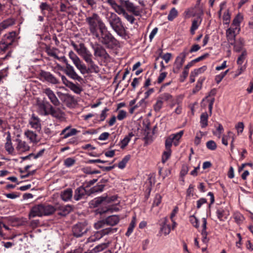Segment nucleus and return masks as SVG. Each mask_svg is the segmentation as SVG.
Wrapping results in <instances>:
<instances>
[{
	"label": "nucleus",
	"mask_w": 253,
	"mask_h": 253,
	"mask_svg": "<svg viewBox=\"0 0 253 253\" xmlns=\"http://www.w3.org/2000/svg\"><path fill=\"white\" fill-rule=\"evenodd\" d=\"M114 199L113 197L112 198H108V197H98L94 199V201H92L93 203V205L94 206L97 207L99 206L100 204H103L105 205L107 203H109L110 201H114Z\"/></svg>",
	"instance_id": "27"
},
{
	"label": "nucleus",
	"mask_w": 253,
	"mask_h": 253,
	"mask_svg": "<svg viewBox=\"0 0 253 253\" xmlns=\"http://www.w3.org/2000/svg\"><path fill=\"white\" fill-rule=\"evenodd\" d=\"M42 211V204L36 205L31 208L29 216L30 218H33L43 216Z\"/></svg>",
	"instance_id": "19"
},
{
	"label": "nucleus",
	"mask_w": 253,
	"mask_h": 253,
	"mask_svg": "<svg viewBox=\"0 0 253 253\" xmlns=\"http://www.w3.org/2000/svg\"><path fill=\"white\" fill-rule=\"evenodd\" d=\"M109 242L99 244L92 249V252H93V253H97L100 252L106 249L109 246Z\"/></svg>",
	"instance_id": "38"
},
{
	"label": "nucleus",
	"mask_w": 253,
	"mask_h": 253,
	"mask_svg": "<svg viewBox=\"0 0 253 253\" xmlns=\"http://www.w3.org/2000/svg\"><path fill=\"white\" fill-rule=\"evenodd\" d=\"M207 69V67L206 66H202L199 68L196 69L191 73H192L195 76H198L200 74L204 72Z\"/></svg>",
	"instance_id": "52"
},
{
	"label": "nucleus",
	"mask_w": 253,
	"mask_h": 253,
	"mask_svg": "<svg viewBox=\"0 0 253 253\" xmlns=\"http://www.w3.org/2000/svg\"><path fill=\"white\" fill-rule=\"evenodd\" d=\"M75 162H76V161L74 159L72 158H68L65 160L64 163V165L66 167L69 168V167H70L73 166L75 164Z\"/></svg>",
	"instance_id": "49"
},
{
	"label": "nucleus",
	"mask_w": 253,
	"mask_h": 253,
	"mask_svg": "<svg viewBox=\"0 0 253 253\" xmlns=\"http://www.w3.org/2000/svg\"><path fill=\"white\" fill-rule=\"evenodd\" d=\"M52 106L47 101H38L37 103V109L38 113L42 116L49 115L50 109Z\"/></svg>",
	"instance_id": "8"
},
{
	"label": "nucleus",
	"mask_w": 253,
	"mask_h": 253,
	"mask_svg": "<svg viewBox=\"0 0 253 253\" xmlns=\"http://www.w3.org/2000/svg\"><path fill=\"white\" fill-rule=\"evenodd\" d=\"M135 225V217H133L132 220H131L129 227L127 229V230L126 233V236H129L133 232V229Z\"/></svg>",
	"instance_id": "43"
},
{
	"label": "nucleus",
	"mask_w": 253,
	"mask_h": 253,
	"mask_svg": "<svg viewBox=\"0 0 253 253\" xmlns=\"http://www.w3.org/2000/svg\"><path fill=\"white\" fill-rule=\"evenodd\" d=\"M202 22V18L200 16H198L196 19L192 21V26L190 29L191 33L193 35L195 34V31L196 30Z\"/></svg>",
	"instance_id": "34"
},
{
	"label": "nucleus",
	"mask_w": 253,
	"mask_h": 253,
	"mask_svg": "<svg viewBox=\"0 0 253 253\" xmlns=\"http://www.w3.org/2000/svg\"><path fill=\"white\" fill-rule=\"evenodd\" d=\"M87 230L88 229L85 224L79 223L74 226L72 231L74 236L80 237L85 233Z\"/></svg>",
	"instance_id": "12"
},
{
	"label": "nucleus",
	"mask_w": 253,
	"mask_h": 253,
	"mask_svg": "<svg viewBox=\"0 0 253 253\" xmlns=\"http://www.w3.org/2000/svg\"><path fill=\"white\" fill-rule=\"evenodd\" d=\"M234 44V50L237 52L242 51L244 50L245 40L243 38H239L235 40Z\"/></svg>",
	"instance_id": "26"
},
{
	"label": "nucleus",
	"mask_w": 253,
	"mask_h": 253,
	"mask_svg": "<svg viewBox=\"0 0 253 253\" xmlns=\"http://www.w3.org/2000/svg\"><path fill=\"white\" fill-rule=\"evenodd\" d=\"M16 142L17 143L15 148L19 154L25 153L30 150V146L26 141L17 138L16 139Z\"/></svg>",
	"instance_id": "15"
},
{
	"label": "nucleus",
	"mask_w": 253,
	"mask_h": 253,
	"mask_svg": "<svg viewBox=\"0 0 253 253\" xmlns=\"http://www.w3.org/2000/svg\"><path fill=\"white\" fill-rule=\"evenodd\" d=\"M202 220V227L203 230L202 231L201 234L202 235V241L203 243L207 244L208 242V239H207V233L206 231V225H207V221L205 218H203Z\"/></svg>",
	"instance_id": "35"
},
{
	"label": "nucleus",
	"mask_w": 253,
	"mask_h": 253,
	"mask_svg": "<svg viewBox=\"0 0 253 253\" xmlns=\"http://www.w3.org/2000/svg\"><path fill=\"white\" fill-rule=\"evenodd\" d=\"M73 197L72 190L70 188L67 189L61 193V198L64 201L67 202L71 199Z\"/></svg>",
	"instance_id": "31"
},
{
	"label": "nucleus",
	"mask_w": 253,
	"mask_h": 253,
	"mask_svg": "<svg viewBox=\"0 0 253 253\" xmlns=\"http://www.w3.org/2000/svg\"><path fill=\"white\" fill-rule=\"evenodd\" d=\"M5 148L9 154H12L13 153L14 149L12 146V142H6L5 144Z\"/></svg>",
	"instance_id": "47"
},
{
	"label": "nucleus",
	"mask_w": 253,
	"mask_h": 253,
	"mask_svg": "<svg viewBox=\"0 0 253 253\" xmlns=\"http://www.w3.org/2000/svg\"><path fill=\"white\" fill-rule=\"evenodd\" d=\"M68 56L76 67L80 71L82 74L92 72L94 73V71L90 69V65L87 64L88 68H87L85 65L82 63L80 58L72 50L69 51Z\"/></svg>",
	"instance_id": "4"
},
{
	"label": "nucleus",
	"mask_w": 253,
	"mask_h": 253,
	"mask_svg": "<svg viewBox=\"0 0 253 253\" xmlns=\"http://www.w3.org/2000/svg\"><path fill=\"white\" fill-rule=\"evenodd\" d=\"M240 29L235 30L234 28L230 27L226 31V37L228 42L233 45L235 42L236 35L239 32Z\"/></svg>",
	"instance_id": "18"
},
{
	"label": "nucleus",
	"mask_w": 253,
	"mask_h": 253,
	"mask_svg": "<svg viewBox=\"0 0 253 253\" xmlns=\"http://www.w3.org/2000/svg\"><path fill=\"white\" fill-rule=\"evenodd\" d=\"M162 220V222L160 224V233H162L164 235H167L170 232V225L167 224L168 219L167 217L163 218Z\"/></svg>",
	"instance_id": "22"
},
{
	"label": "nucleus",
	"mask_w": 253,
	"mask_h": 253,
	"mask_svg": "<svg viewBox=\"0 0 253 253\" xmlns=\"http://www.w3.org/2000/svg\"><path fill=\"white\" fill-rule=\"evenodd\" d=\"M16 33L11 32L5 35L4 39L0 42V49L2 51H6L11 48V47L16 41Z\"/></svg>",
	"instance_id": "6"
},
{
	"label": "nucleus",
	"mask_w": 253,
	"mask_h": 253,
	"mask_svg": "<svg viewBox=\"0 0 253 253\" xmlns=\"http://www.w3.org/2000/svg\"><path fill=\"white\" fill-rule=\"evenodd\" d=\"M239 66H240V67L237 69V70L236 71V73L235 75V77L238 76L246 70V65H239Z\"/></svg>",
	"instance_id": "63"
},
{
	"label": "nucleus",
	"mask_w": 253,
	"mask_h": 253,
	"mask_svg": "<svg viewBox=\"0 0 253 253\" xmlns=\"http://www.w3.org/2000/svg\"><path fill=\"white\" fill-rule=\"evenodd\" d=\"M107 225L114 226L117 224L120 221V217L116 215L108 216L105 219Z\"/></svg>",
	"instance_id": "30"
},
{
	"label": "nucleus",
	"mask_w": 253,
	"mask_h": 253,
	"mask_svg": "<svg viewBox=\"0 0 253 253\" xmlns=\"http://www.w3.org/2000/svg\"><path fill=\"white\" fill-rule=\"evenodd\" d=\"M162 58L165 60L166 63H169L172 57V54L170 53H167L161 56Z\"/></svg>",
	"instance_id": "61"
},
{
	"label": "nucleus",
	"mask_w": 253,
	"mask_h": 253,
	"mask_svg": "<svg viewBox=\"0 0 253 253\" xmlns=\"http://www.w3.org/2000/svg\"><path fill=\"white\" fill-rule=\"evenodd\" d=\"M41 76L46 81L51 84H56L59 83V80L50 72L42 71Z\"/></svg>",
	"instance_id": "17"
},
{
	"label": "nucleus",
	"mask_w": 253,
	"mask_h": 253,
	"mask_svg": "<svg viewBox=\"0 0 253 253\" xmlns=\"http://www.w3.org/2000/svg\"><path fill=\"white\" fill-rule=\"evenodd\" d=\"M71 6H67L66 4L63 2L60 3V11L63 12H67L68 10H69Z\"/></svg>",
	"instance_id": "59"
},
{
	"label": "nucleus",
	"mask_w": 253,
	"mask_h": 253,
	"mask_svg": "<svg viewBox=\"0 0 253 253\" xmlns=\"http://www.w3.org/2000/svg\"><path fill=\"white\" fill-rule=\"evenodd\" d=\"M188 52L184 50L177 56L173 63L172 71L175 74L179 72L185 60Z\"/></svg>",
	"instance_id": "7"
},
{
	"label": "nucleus",
	"mask_w": 253,
	"mask_h": 253,
	"mask_svg": "<svg viewBox=\"0 0 253 253\" xmlns=\"http://www.w3.org/2000/svg\"><path fill=\"white\" fill-rule=\"evenodd\" d=\"M100 34L98 33V38H96L100 42L107 47H111L115 43V39L112 35L107 30L106 27L105 29L100 31Z\"/></svg>",
	"instance_id": "5"
},
{
	"label": "nucleus",
	"mask_w": 253,
	"mask_h": 253,
	"mask_svg": "<svg viewBox=\"0 0 253 253\" xmlns=\"http://www.w3.org/2000/svg\"><path fill=\"white\" fill-rule=\"evenodd\" d=\"M235 127H236V129L237 130L238 133H241L243 131V129L244 128V125L243 122H239L236 125Z\"/></svg>",
	"instance_id": "62"
},
{
	"label": "nucleus",
	"mask_w": 253,
	"mask_h": 253,
	"mask_svg": "<svg viewBox=\"0 0 253 253\" xmlns=\"http://www.w3.org/2000/svg\"><path fill=\"white\" fill-rule=\"evenodd\" d=\"M85 22L88 25L89 31L94 37L98 38V30L105 29L106 25L99 15L93 13L90 16L86 17Z\"/></svg>",
	"instance_id": "2"
},
{
	"label": "nucleus",
	"mask_w": 253,
	"mask_h": 253,
	"mask_svg": "<svg viewBox=\"0 0 253 253\" xmlns=\"http://www.w3.org/2000/svg\"><path fill=\"white\" fill-rule=\"evenodd\" d=\"M106 1L118 14L124 8L121 4H118L115 0H106Z\"/></svg>",
	"instance_id": "29"
},
{
	"label": "nucleus",
	"mask_w": 253,
	"mask_h": 253,
	"mask_svg": "<svg viewBox=\"0 0 253 253\" xmlns=\"http://www.w3.org/2000/svg\"><path fill=\"white\" fill-rule=\"evenodd\" d=\"M163 105V101L158 99L154 105V109L156 112H159Z\"/></svg>",
	"instance_id": "50"
},
{
	"label": "nucleus",
	"mask_w": 253,
	"mask_h": 253,
	"mask_svg": "<svg viewBox=\"0 0 253 253\" xmlns=\"http://www.w3.org/2000/svg\"><path fill=\"white\" fill-rule=\"evenodd\" d=\"M204 135V133L200 131L197 133V135L195 138L194 143L195 145H198L201 142V139L202 137Z\"/></svg>",
	"instance_id": "54"
},
{
	"label": "nucleus",
	"mask_w": 253,
	"mask_h": 253,
	"mask_svg": "<svg viewBox=\"0 0 253 253\" xmlns=\"http://www.w3.org/2000/svg\"><path fill=\"white\" fill-rule=\"evenodd\" d=\"M55 208L58 211V214L62 216L67 215L72 210V207L70 205L58 206Z\"/></svg>",
	"instance_id": "24"
},
{
	"label": "nucleus",
	"mask_w": 253,
	"mask_h": 253,
	"mask_svg": "<svg viewBox=\"0 0 253 253\" xmlns=\"http://www.w3.org/2000/svg\"><path fill=\"white\" fill-rule=\"evenodd\" d=\"M234 219H235V221L238 224H241V223L243 222L245 218H244V216L240 213H236L234 215Z\"/></svg>",
	"instance_id": "51"
},
{
	"label": "nucleus",
	"mask_w": 253,
	"mask_h": 253,
	"mask_svg": "<svg viewBox=\"0 0 253 253\" xmlns=\"http://www.w3.org/2000/svg\"><path fill=\"white\" fill-rule=\"evenodd\" d=\"M130 159L129 155L126 156L123 160L118 164V167L121 169H123L126 166V163L128 162Z\"/></svg>",
	"instance_id": "44"
},
{
	"label": "nucleus",
	"mask_w": 253,
	"mask_h": 253,
	"mask_svg": "<svg viewBox=\"0 0 253 253\" xmlns=\"http://www.w3.org/2000/svg\"><path fill=\"white\" fill-rule=\"evenodd\" d=\"M29 124L32 128L38 131H40L41 129V121L40 119L34 114H33L30 119Z\"/></svg>",
	"instance_id": "20"
},
{
	"label": "nucleus",
	"mask_w": 253,
	"mask_h": 253,
	"mask_svg": "<svg viewBox=\"0 0 253 253\" xmlns=\"http://www.w3.org/2000/svg\"><path fill=\"white\" fill-rule=\"evenodd\" d=\"M189 74V71H187L184 69H183V72H182L180 76V81L181 82H183L187 77Z\"/></svg>",
	"instance_id": "64"
},
{
	"label": "nucleus",
	"mask_w": 253,
	"mask_h": 253,
	"mask_svg": "<svg viewBox=\"0 0 253 253\" xmlns=\"http://www.w3.org/2000/svg\"><path fill=\"white\" fill-rule=\"evenodd\" d=\"M64 72L68 77L73 80L79 81L81 79V77L77 74L74 67L69 63H67Z\"/></svg>",
	"instance_id": "16"
},
{
	"label": "nucleus",
	"mask_w": 253,
	"mask_h": 253,
	"mask_svg": "<svg viewBox=\"0 0 253 253\" xmlns=\"http://www.w3.org/2000/svg\"><path fill=\"white\" fill-rule=\"evenodd\" d=\"M190 221L196 228H198L199 227L198 220L195 216L192 215L190 216Z\"/></svg>",
	"instance_id": "60"
},
{
	"label": "nucleus",
	"mask_w": 253,
	"mask_h": 253,
	"mask_svg": "<svg viewBox=\"0 0 253 253\" xmlns=\"http://www.w3.org/2000/svg\"><path fill=\"white\" fill-rule=\"evenodd\" d=\"M247 55V51L244 49L242 51L241 54L238 57L237 61V63L239 65H242L245 59H246Z\"/></svg>",
	"instance_id": "41"
},
{
	"label": "nucleus",
	"mask_w": 253,
	"mask_h": 253,
	"mask_svg": "<svg viewBox=\"0 0 253 253\" xmlns=\"http://www.w3.org/2000/svg\"><path fill=\"white\" fill-rule=\"evenodd\" d=\"M183 134V131L181 130L176 133L172 134L170 135V137L174 140L173 144L175 146H177L178 144V141L181 138V137H182Z\"/></svg>",
	"instance_id": "39"
},
{
	"label": "nucleus",
	"mask_w": 253,
	"mask_h": 253,
	"mask_svg": "<svg viewBox=\"0 0 253 253\" xmlns=\"http://www.w3.org/2000/svg\"><path fill=\"white\" fill-rule=\"evenodd\" d=\"M118 14H122L125 17V18L131 24L134 22L135 18L132 15L128 14L126 12L124 8L122 9V10L120 12V13Z\"/></svg>",
	"instance_id": "36"
},
{
	"label": "nucleus",
	"mask_w": 253,
	"mask_h": 253,
	"mask_svg": "<svg viewBox=\"0 0 253 253\" xmlns=\"http://www.w3.org/2000/svg\"><path fill=\"white\" fill-rule=\"evenodd\" d=\"M234 134L231 132H229L228 133V135L227 136L222 137V144L227 146L228 145V140H231V150H232L233 148V141L234 140Z\"/></svg>",
	"instance_id": "32"
},
{
	"label": "nucleus",
	"mask_w": 253,
	"mask_h": 253,
	"mask_svg": "<svg viewBox=\"0 0 253 253\" xmlns=\"http://www.w3.org/2000/svg\"><path fill=\"white\" fill-rule=\"evenodd\" d=\"M42 92L44 93L48 98L50 102L56 106L60 105V101L55 95L54 92L49 87H46L42 89Z\"/></svg>",
	"instance_id": "13"
},
{
	"label": "nucleus",
	"mask_w": 253,
	"mask_h": 253,
	"mask_svg": "<svg viewBox=\"0 0 253 253\" xmlns=\"http://www.w3.org/2000/svg\"><path fill=\"white\" fill-rule=\"evenodd\" d=\"M121 5L126 7V9L132 12L134 15L138 16L140 14L139 11L137 9V7L129 0H119Z\"/></svg>",
	"instance_id": "14"
},
{
	"label": "nucleus",
	"mask_w": 253,
	"mask_h": 253,
	"mask_svg": "<svg viewBox=\"0 0 253 253\" xmlns=\"http://www.w3.org/2000/svg\"><path fill=\"white\" fill-rule=\"evenodd\" d=\"M173 140L169 135L166 140L165 147L166 149H170V147L173 143Z\"/></svg>",
	"instance_id": "55"
},
{
	"label": "nucleus",
	"mask_w": 253,
	"mask_h": 253,
	"mask_svg": "<svg viewBox=\"0 0 253 253\" xmlns=\"http://www.w3.org/2000/svg\"><path fill=\"white\" fill-rule=\"evenodd\" d=\"M91 47L94 51V55L95 57H99L106 60L110 58V56L105 48L98 43L92 44Z\"/></svg>",
	"instance_id": "9"
},
{
	"label": "nucleus",
	"mask_w": 253,
	"mask_h": 253,
	"mask_svg": "<svg viewBox=\"0 0 253 253\" xmlns=\"http://www.w3.org/2000/svg\"><path fill=\"white\" fill-rule=\"evenodd\" d=\"M171 155V150L170 149H166L163 155L162 161L163 163H165L168 159L169 158Z\"/></svg>",
	"instance_id": "48"
},
{
	"label": "nucleus",
	"mask_w": 253,
	"mask_h": 253,
	"mask_svg": "<svg viewBox=\"0 0 253 253\" xmlns=\"http://www.w3.org/2000/svg\"><path fill=\"white\" fill-rule=\"evenodd\" d=\"M126 112L123 110H121L119 111L118 115L117 117L118 120L120 121L123 120V119L126 118Z\"/></svg>",
	"instance_id": "57"
},
{
	"label": "nucleus",
	"mask_w": 253,
	"mask_h": 253,
	"mask_svg": "<svg viewBox=\"0 0 253 253\" xmlns=\"http://www.w3.org/2000/svg\"><path fill=\"white\" fill-rule=\"evenodd\" d=\"M116 231V229L112 228H106L102 230L96 232L94 235L91 236L88 238V242H94L99 240L104 236L109 234L110 233H114Z\"/></svg>",
	"instance_id": "10"
},
{
	"label": "nucleus",
	"mask_w": 253,
	"mask_h": 253,
	"mask_svg": "<svg viewBox=\"0 0 253 253\" xmlns=\"http://www.w3.org/2000/svg\"><path fill=\"white\" fill-rule=\"evenodd\" d=\"M72 45L78 54L84 60V61L90 65V69L94 71V73H98L99 72V67L94 63L92 59V54L90 51L85 47L83 43L77 45L74 42L72 43Z\"/></svg>",
	"instance_id": "1"
},
{
	"label": "nucleus",
	"mask_w": 253,
	"mask_h": 253,
	"mask_svg": "<svg viewBox=\"0 0 253 253\" xmlns=\"http://www.w3.org/2000/svg\"><path fill=\"white\" fill-rule=\"evenodd\" d=\"M224 23L225 24H229L230 21V14L229 12V10H227L224 12L223 16H222Z\"/></svg>",
	"instance_id": "45"
},
{
	"label": "nucleus",
	"mask_w": 253,
	"mask_h": 253,
	"mask_svg": "<svg viewBox=\"0 0 253 253\" xmlns=\"http://www.w3.org/2000/svg\"><path fill=\"white\" fill-rule=\"evenodd\" d=\"M49 115L59 120H62L65 118V114L59 108H54L53 106L52 108L50 109Z\"/></svg>",
	"instance_id": "25"
},
{
	"label": "nucleus",
	"mask_w": 253,
	"mask_h": 253,
	"mask_svg": "<svg viewBox=\"0 0 253 253\" xmlns=\"http://www.w3.org/2000/svg\"><path fill=\"white\" fill-rule=\"evenodd\" d=\"M208 115L206 112L202 113L201 115L200 123L202 127H205L208 125Z\"/></svg>",
	"instance_id": "40"
},
{
	"label": "nucleus",
	"mask_w": 253,
	"mask_h": 253,
	"mask_svg": "<svg viewBox=\"0 0 253 253\" xmlns=\"http://www.w3.org/2000/svg\"><path fill=\"white\" fill-rule=\"evenodd\" d=\"M243 20V17L240 14H237L234 18L231 27L234 28L235 30H238L240 28V25Z\"/></svg>",
	"instance_id": "33"
},
{
	"label": "nucleus",
	"mask_w": 253,
	"mask_h": 253,
	"mask_svg": "<svg viewBox=\"0 0 253 253\" xmlns=\"http://www.w3.org/2000/svg\"><path fill=\"white\" fill-rule=\"evenodd\" d=\"M106 225H107V224L106 222V220L105 219L99 221L95 223L94 224V227L96 229H99L101 228L105 227Z\"/></svg>",
	"instance_id": "53"
},
{
	"label": "nucleus",
	"mask_w": 253,
	"mask_h": 253,
	"mask_svg": "<svg viewBox=\"0 0 253 253\" xmlns=\"http://www.w3.org/2000/svg\"><path fill=\"white\" fill-rule=\"evenodd\" d=\"M42 208L43 216L50 215L56 211V208L54 206L46 204H42Z\"/></svg>",
	"instance_id": "28"
},
{
	"label": "nucleus",
	"mask_w": 253,
	"mask_h": 253,
	"mask_svg": "<svg viewBox=\"0 0 253 253\" xmlns=\"http://www.w3.org/2000/svg\"><path fill=\"white\" fill-rule=\"evenodd\" d=\"M86 193V191L85 188L80 186L75 190L73 198L76 201H79L85 196Z\"/></svg>",
	"instance_id": "21"
},
{
	"label": "nucleus",
	"mask_w": 253,
	"mask_h": 253,
	"mask_svg": "<svg viewBox=\"0 0 253 253\" xmlns=\"http://www.w3.org/2000/svg\"><path fill=\"white\" fill-rule=\"evenodd\" d=\"M134 136L132 132L129 133L128 135H126L124 138L121 141V148L124 149L128 144L130 141L131 137Z\"/></svg>",
	"instance_id": "37"
},
{
	"label": "nucleus",
	"mask_w": 253,
	"mask_h": 253,
	"mask_svg": "<svg viewBox=\"0 0 253 253\" xmlns=\"http://www.w3.org/2000/svg\"><path fill=\"white\" fill-rule=\"evenodd\" d=\"M107 21L112 29L119 36H123L125 33V28L121 18L114 12L109 13L107 18Z\"/></svg>",
	"instance_id": "3"
},
{
	"label": "nucleus",
	"mask_w": 253,
	"mask_h": 253,
	"mask_svg": "<svg viewBox=\"0 0 253 253\" xmlns=\"http://www.w3.org/2000/svg\"><path fill=\"white\" fill-rule=\"evenodd\" d=\"M24 136L30 143L34 145L37 144L41 140L35 132L30 129H27L24 131Z\"/></svg>",
	"instance_id": "11"
},
{
	"label": "nucleus",
	"mask_w": 253,
	"mask_h": 253,
	"mask_svg": "<svg viewBox=\"0 0 253 253\" xmlns=\"http://www.w3.org/2000/svg\"><path fill=\"white\" fill-rule=\"evenodd\" d=\"M177 15L178 12L177 10L174 7H173L169 11V13L168 16V19L169 21H171L175 18H176L177 16Z\"/></svg>",
	"instance_id": "42"
},
{
	"label": "nucleus",
	"mask_w": 253,
	"mask_h": 253,
	"mask_svg": "<svg viewBox=\"0 0 253 253\" xmlns=\"http://www.w3.org/2000/svg\"><path fill=\"white\" fill-rule=\"evenodd\" d=\"M162 200V197L160 194H156L154 200L153 205V206H158L161 203Z\"/></svg>",
	"instance_id": "58"
},
{
	"label": "nucleus",
	"mask_w": 253,
	"mask_h": 253,
	"mask_svg": "<svg viewBox=\"0 0 253 253\" xmlns=\"http://www.w3.org/2000/svg\"><path fill=\"white\" fill-rule=\"evenodd\" d=\"M69 87L77 94H80L82 91V89L81 87L73 83L70 84V85L69 86Z\"/></svg>",
	"instance_id": "46"
},
{
	"label": "nucleus",
	"mask_w": 253,
	"mask_h": 253,
	"mask_svg": "<svg viewBox=\"0 0 253 253\" xmlns=\"http://www.w3.org/2000/svg\"><path fill=\"white\" fill-rule=\"evenodd\" d=\"M207 147L211 150H214L216 148V145L215 142L213 140H210L207 142Z\"/></svg>",
	"instance_id": "56"
},
{
	"label": "nucleus",
	"mask_w": 253,
	"mask_h": 253,
	"mask_svg": "<svg viewBox=\"0 0 253 253\" xmlns=\"http://www.w3.org/2000/svg\"><path fill=\"white\" fill-rule=\"evenodd\" d=\"M78 131L75 128H71V126H68L65 127L64 129H63L60 134V135H63V138L66 139L67 138L69 137H70L73 135H75L77 134Z\"/></svg>",
	"instance_id": "23"
}]
</instances>
